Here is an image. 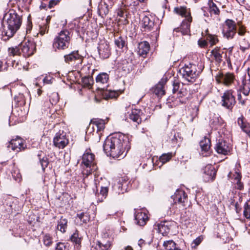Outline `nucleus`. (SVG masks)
<instances>
[{
  "label": "nucleus",
  "mask_w": 250,
  "mask_h": 250,
  "mask_svg": "<svg viewBox=\"0 0 250 250\" xmlns=\"http://www.w3.org/2000/svg\"><path fill=\"white\" fill-rule=\"evenodd\" d=\"M150 49V45L146 41L139 43L138 53L143 58H145Z\"/></svg>",
  "instance_id": "393cba45"
},
{
  "label": "nucleus",
  "mask_w": 250,
  "mask_h": 250,
  "mask_svg": "<svg viewBox=\"0 0 250 250\" xmlns=\"http://www.w3.org/2000/svg\"><path fill=\"white\" fill-rule=\"evenodd\" d=\"M204 177L208 181H212L216 175V170L214 167L211 165H208L202 169Z\"/></svg>",
  "instance_id": "412c9836"
},
{
  "label": "nucleus",
  "mask_w": 250,
  "mask_h": 250,
  "mask_svg": "<svg viewBox=\"0 0 250 250\" xmlns=\"http://www.w3.org/2000/svg\"><path fill=\"white\" fill-rule=\"evenodd\" d=\"M6 23L8 28L11 31H17L19 29L21 21L20 17L13 10H10L3 17V23Z\"/></svg>",
  "instance_id": "20e7f679"
},
{
  "label": "nucleus",
  "mask_w": 250,
  "mask_h": 250,
  "mask_svg": "<svg viewBox=\"0 0 250 250\" xmlns=\"http://www.w3.org/2000/svg\"><path fill=\"white\" fill-rule=\"evenodd\" d=\"M53 146L59 149L64 148L69 143L66 133L63 130L57 132L53 138Z\"/></svg>",
  "instance_id": "423d86ee"
},
{
  "label": "nucleus",
  "mask_w": 250,
  "mask_h": 250,
  "mask_svg": "<svg viewBox=\"0 0 250 250\" xmlns=\"http://www.w3.org/2000/svg\"><path fill=\"white\" fill-rule=\"evenodd\" d=\"M128 183L129 182L126 177L121 178L114 184L113 189L118 194H123L127 191Z\"/></svg>",
  "instance_id": "6e6552de"
},
{
  "label": "nucleus",
  "mask_w": 250,
  "mask_h": 250,
  "mask_svg": "<svg viewBox=\"0 0 250 250\" xmlns=\"http://www.w3.org/2000/svg\"><path fill=\"white\" fill-rule=\"evenodd\" d=\"M142 26L146 30H154V22L149 17L144 16L141 22Z\"/></svg>",
  "instance_id": "a878e982"
},
{
  "label": "nucleus",
  "mask_w": 250,
  "mask_h": 250,
  "mask_svg": "<svg viewBox=\"0 0 250 250\" xmlns=\"http://www.w3.org/2000/svg\"><path fill=\"white\" fill-rule=\"evenodd\" d=\"M26 145L24 143V141L20 137H17L14 139H12L9 143L7 146L9 149H12L16 152H20L25 149Z\"/></svg>",
  "instance_id": "f8f14e48"
},
{
  "label": "nucleus",
  "mask_w": 250,
  "mask_h": 250,
  "mask_svg": "<svg viewBox=\"0 0 250 250\" xmlns=\"http://www.w3.org/2000/svg\"><path fill=\"white\" fill-rule=\"evenodd\" d=\"M53 79L49 76H45L43 79V82L46 84H51L52 83Z\"/></svg>",
  "instance_id": "69168bd1"
},
{
  "label": "nucleus",
  "mask_w": 250,
  "mask_h": 250,
  "mask_svg": "<svg viewBox=\"0 0 250 250\" xmlns=\"http://www.w3.org/2000/svg\"><path fill=\"white\" fill-rule=\"evenodd\" d=\"M12 200L13 198L12 197H7L5 199V202L4 203V204L7 206L6 209L9 212L12 211L13 210L14 202Z\"/></svg>",
  "instance_id": "c03bdc74"
},
{
  "label": "nucleus",
  "mask_w": 250,
  "mask_h": 250,
  "mask_svg": "<svg viewBox=\"0 0 250 250\" xmlns=\"http://www.w3.org/2000/svg\"><path fill=\"white\" fill-rule=\"evenodd\" d=\"M108 189L107 187L101 186L100 193H97V201L99 202H103L107 197Z\"/></svg>",
  "instance_id": "c756f323"
},
{
  "label": "nucleus",
  "mask_w": 250,
  "mask_h": 250,
  "mask_svg": "<svg viewBox=\"0 0 250 250\" xmlns=\"http://www.w3.org/2000/svg\"><path fill=\"white\" fill-rule=\"evenodd\" d=\"M52 96L53 98V99L52 100V101L50 99V102L52 103V104H56L59 101V96L58 94L57 93H54L52 94Z\"/></svg>",
  "instance_id": "0e129e2a"
},
{
  "label": "nucleus",
  "mask_w": 250,
  "mask_h": 250,
  "mask_svg": "<svg viewBox=\"0 0 250 250\" xmlns=\"http://www.w3.org/2000/svg\"><path fill=\"white\" fill-rule=\"evenodd\" d=\"M82 165L85 167L83 173L88 175L91 174L93 171L96 170L95 155L90 150H86L82 156Z\"/></svg>",
  "instance_id": "7ed1b4c3"
},
{
  "label": "nucleus",
  "mask_w": 250,
  "mask_h": 250,
  "mask_svg": "<svg viewBox=\"0 0 250 250\" xmlns=\"http://www.w3.org/2000/svg\"><path fill=\"white\" fill-rule=\"evenodd\" d=\"M111 245L110 241H105L103 239L94 243L91 246L90 250H108L110 248Z\"/></svg>",
  "instance_id": "4be33fe9"
},
{
  "label": "nucleus",
  "mask_w": 250,
  "mask_h": 250,
  "mask_svg": "<svg viewBox=\"0 0 250 250\" xmlns=\"http://www.w3.org/2000/svg\"><path fill=\"white\" fill-rule=\"evenodd\" d=\"M35 49V44L31 41H28L27 42H22L20 44L21 54H22L23 56L25 58L32 55L34 53Z\"/></svg>",
  "instance_id": "1a4fd4ad"
},
{
  "label": "nucleus",
  "mask_w": 250,
  "mask_h": 250,
  "mask_svg": "<svg viewBox=\"0 0 250 250\" xmlns=\"http://www.w3.org/2000/svg\"><path fill=\"white\" fill-rule=\"evenodd\" d=\"M201 153L203 156H207L210 147V142L208 138L205 137L200 142Z\"/></svg>",
  "instance_id": "b1692460"
},
{
  "label": "nucleus",
  "mask_w": 250,
  "mask_h": 250,
  "mask_svg": "<svg viewBox=\"0 0 250 250\" xmlns=\"http://www.w3.org/2000/svg\"><path fill=\"white\" fill-rule=\"evenodd\" d=\"M98 32H86L85 33V35L87 36H91L92 34H93V35L91 37V40H93L94 39H95V38H96L98 36ZM90 39L89 38H87L86 37V40L87 41H89Z\"/></svg>",
  "instance_id": "13d9d810"
},
{
  "label": "nucleus",
  "mask_w": 250,
  "mask_h": 250,
  "mask_svg": "<svg viewBox=\"0 0 250 250\" xmlns=\"http://www.w3.org/2000/svg\"><path fill=\"white\" fill-rule=\"evenodd\" d=\"M235 32H223L224 36L228 39H232Z\"/></svg>",
  "instance_id": "e2e57ef3"
},
{
  "label": "nucleus",
  "mask_w": 250,
  "mask_h": 250,
  "mask_svg": "<svg viewBox=\"0 0 250 250\" xmlns=\"http://www.w3.org/2000/svg\"><path fill=\"white\" fill-rule=\"evenodd\" d=\"M202 239L200 237L196 238L192 243L191 246L192 248H195L198 246L202 242Z\"/></svg>",
  "instance_id": "4d7b16f0"
},
{
  "label": "nucleus",
  "mask_w": 250,
  "mask_h": 250,
  "mask_svg": "<svg viewBox=\"0 0 250 250\" xmlns=\"http://www.w3.org/2000/svg\"><path fill=\"white\" fill-rule=\"evenodd\" d=\"M244 216L249 220H250V201H247L244 204Z\"/></svg>",
  "instance_id": "4c0bfd02"
},
{
  "label": "nucleus",
  "mask_w": 250,
  "mask_h": 250,
  "mask_svg": "<svg viewBox=\"0 0 250 250\" xmlns=\"http://www.w3.org/2000/svg\"><path fill=\"white\" fill-rule=\"evenodd\" d=\"M99 12L100 15H102V17L104 15H106V14L108 13V10L107 9V6H105V9H103L102 7L99 9Z\"/></svg>",
  "instance_id": "bf43d9fd"
},
{
  "label": "nucleus",
  "mask_w": 250,
  "mask_h": 250,
  "mask_svg": "<svg viewBox=\"0 0 250 250\" xmlns=\"http://www.w3.org/2000/svg\"><path fill=\"white\" fill-rule=\"evenodd\" d=\"M163 246L167 250H182L186 247L185 241H180L179 244H177L172 240H168L164 242Z\"/></svg>",
  "instance_id": "f3484780"
},
{
  "label": "nucleus",
  "mask_w": 250,
  "mask_h": 250,
  "mask_svg": "<svg viewBox=\"0 0 250 250\" xmlns=\"http://www.w3.org/2000/svg\"><path fill=\"white\" fill-rule=\"evenodd\" d=\"M225 25L228 28L227 31H233L236 30V24L235 21L232 20L227 19L225 21Z\"/></svg>",
  "instance_id": "a19ab883"
},
{
  "label": "nucleus",
  "mask_w": 250,
  "mask_h": 250,
  "mask_svg": "<svg viewBox=\"0 0 250 250\" xmlns=\"http://www.w3.org/2000/svg\"><path fill=\"white\" fill-rule=\"evenodd\" d=\"M216 80L219 83L226 86L231 85L235 80V76L232 73H220L216 76Z\"/></svg>",
  "instance_id": "0eeeda50"
},
{
  "label": "nucleus",
  "mask_w": 250,
  "mask_h": 250,
  "mask_svg": "<svg viewBox=\"0 0 250 250\" xmlns=\"http://www.w3.org/2000/svg\"><path fill=\"white\" fill-rule=\"evenodd\" d=\"M77 216L83 223H86L90 220L89 214L87 212H82L80 214H77Z\"/></svg>",
  "instance_id": "79ce46f5"
},
{
  "label": "nucleus",
  "mask_w": 250,
  "mask_h": 250,
  "mask_svg": "<svg viewBox=\"0 0 250 250\" xmlns=\"http://www.w3.org/2000/svg\"><path fill=\"white\" fill-rule=\"evenodd\" d=\"M42 241L45 246L49 247L53 243L52 237L50 234H46L43 237Z\"/></svg>",
  "instance_id": "a18cd8bd"
},
{
  "label": "nucleus",
  "mask_w": 250,
  "mask_h": 250,
  "mask_svg": "<svg viewBox=\"0 0 250 250\" xmlns=\"http://www.w3.org/2000/svg\"><path fill=\"white\" fill-rule=\"evenodd\" d=\"M67 223L68 221L66 218L61 217L57 222V230L60 231L62 233L65 232L67 228Z\"/></svg>",
  "instance_id": "c85d7f7f"
},
{
  "label": "nucleus",
  "mask_w": 250,
  "mask_h": 250,
  "mask_svg": "<svg viewBox=\"0 0 250 250\" xmlns=\"http://www.w3.org/2000/svg\"><path fill=\"white\" fill-rule=\"evenodd\" d=\"M115 44L119 48H122L125 44V40L123 39L121 37H119L118 39L115 41Z\"/></svg>",
  "instance_id": "3c124183"
},
{
  "label": "nucleus",
  "mask_w": 250,
  "mask_h": 250,
  "mask_svg": "<svg viewBox=\"0 0 250 250\" xmlns=\"http://www.w3.org/2000/svg\"><path fill=\"white\" fill-rule=\"evenodd\" d=\"M70 239L76 246L79 247L81 243V238L79 237L78 230H76L75 232L73 233Z\"/></svg>",
  "instance_id": "e433bc0d"
},
{
  "label": "nucleus",
  "mask_w": 250,
  "mask_h": 250,
  "mask_svg": "<svg viewBox=\"0 0 250 250\" xmlns=\"http://www.w3.org/2000/svg\"><path fill=\"white\" fill-rule=\"evenodd\" d=\"M223 53V52L218 47H215L211 51L212 55L214 57L215 61L218 62H221L222 61Z\"/></svg>",
  "instance_id": "2f4dec72"
},
{
  "label": "nucleus",
  "mask_w": 250,
  "mask_h": 250,
  "mask_svg": "<svg viewBox=\"0 0 250 250\" xmlns=\"http://www.w3.org/2000/svg\"><path fill=\"white\" fill-rule=\"evenodd\" d=\"M64 57L65 62L67 63L74 62L76 65L81 64L83 60V57L79 54L78 51H73L65 55Z\"/></svg>",
  "instance_id": "2eb2a0df"
},
{
  "label": "nucleus",
  "mask_w": 250,
  "mask_h": 250,
  "mask_svg": "<svg viewBox=\"0 0 250 250\" xmlns=\"http://www.w3.org/2000/svg\"><path fill=\"white\" fill-rule=\"evenodd\" d=\"M8 65L7 62L3 63V62L0 60V71L7 70Z\"/></svg>",
  "instance_id": "680f3d73"
},
{
  "label": "nucleus",
  "mask_w": 250,
  "mask_h": 250,
  "mask_svg": "<svg viewBox=\"0 0 250 250\" xmlns=\"http://www.w3.org/2000/svg\"><path fill=\"white\" fill-rule=\"evenodd\" d=\"M55 250H69L68 246L63 243L57 244Z\"/></svg>",
  "instance_id": "5fc2aeb1"
},
{
  "label": "nucleus",
  "mask_w": 250,
  "mask_h": 250,
  "mask_svg": "<svg viewBox=\"0 0 250 250\" xmlns=\"http://www.w3.org/2000/svg\"><path fill=\"white\" fill-rule=\"evenodd\" d=\"M120 93L119 90H106L104 93V96L106 99H116Z\"/></svg>",
  "instance_id": "72a5a7b5"
},
{
  "label": "nucleus",
  "mask_w": 250,
  "mask_h": 250,
  "mask_svg": "<svg viewBox=\"0 0 250 250\" xmlns=\"http://www.w3.org/2000/svg\"><path fill=\"white\" fill-rule=\"evenodd\" d=\"M171 198L175 204H178L183 207H185V203L188 202L187 195L183 190H177Z\"/></svg>",
  "instance_id": "4468645a"
},
{
  "label": "nucleus",
  "mask_w": 250,
  "mask_h": 250,
  "mask_svg": "<svg viewBox=\"0 0 250 250\" xmlns=\"http://www.w3.org/2000/svg\"><path fill=\"white\" fill-rule=\"evenodd\" d=\"M12 66L14 69L20 70L21 68V64L19 61L14 60L12 61Z\"/></svg>",
  "instance_id": "6e6d98bb"
},
{
  "label": "nucleus",
  "mask_w": 250,
  "mask_h": 250,
  "mask_svg": "<svg viewBox=\"0 0 250 250\" xmlns=\"http://www.w3.org/2000/svg\"><path fill=\"white\" fill-rule=\"evenodd\" d=\"M59 0H50L48 5V7L50 9L53 7L55 5H56L59 2Z\"/></svg>",
  "instance_id": "052dcab7"
},
{
  "label": "nucleus",
  "mask_w": 250,
  "mask_h": 250,
  "mask_svg": "<svg viewBox=\"0 0 250 250\" xmlns=\"http://www.w3.org/2000/svg\"><path fill=\"white\" fill-rule=\"evenodd\" d=\"M180 87V83L178 82H174L173 83V89L172 92L173 93H176L178 92V95H179V97H182L183 96L185 95L186 91H182V90L179 91V88Z\"/></svg>",
  "instance_id": "ea45409f"
},
{
  "label": "nucleus",
  "mask_w": 250,
  "mask_h": 250,
  "mask_svg": "<svg viewBox=\"0 0 250 250\" xmlns=\"http://www.w3.org/2000/svg\"><path fill=\"white\" fill-rule=\"evenodd\" d=\"M154 92L158 96H162L165 95V92L164 90L163 85L161 84H157L154 89Z\"/></svg>",
  "instance_id": "49530a36"
},
{
  "label": "nucleus",
  "mask_w": 250,
  "mask_h": 250,
  "mask_svg": "<svg viewBox=\"0 0 250 250\" xmlns=\"http://www.w3.org/2000/svg\"><path fill=\"white\" fill-rule=\"evenodd\" d=\"M117 17H119V20H120V18H122V21L124 24H126L128 22L127 20V16L128 12L126 10V7L125 5L122 4L120 7L117 8L115 12Z\"/></svg>",
  "instance_id": "5701e85b"
},
{
  "label": "nucleus",
  "mask_w": 250,
  "mask_h": 250,
  "mask_svg": "<svg viewBox=\"0 0 250 250\" xmlns=\"http://www.w3.org/2000/svg\"><path fill=\"white\" fill-rule=\"evenodd\" d=\"M222 102L223 106L228 109L232 108L235 103V100L231 90L226 91L224 93L222 97Z\"/></svg>",
  "instance_id": "9d476101"
},
{
  "label": "nucleus",
  "mask_w": 250,
  "mask_h": 250,
  "mask_svg": "<svg viewBox=\"0 0 250 250\" xmlns=\"http://www.w3.org/2000/svg\"><path fill=\"white\" fill-rule=\"evenodd\" d=\"M134 218L136 224L140 226L145 225L148 219L146 211L143 209H135Z\"/></svg>",
  "instance_id": "9b49d317"
},
{
  "label": "nucleus",
  "mask_w": 250,
  "mask_h": 250,
  "mask_svg": "<svg viewBox=\"0 0 250 250\" xmlns=\"http://www.w3.org/2000/svg\"><path fill=\"white\" fill-rule=\"evenodd\" d=\"M238 124L244 132L247 134L250 133L249 136L250 137V127L248 124L244 123L243 117L238 119Z\"/></svg>",
  "instance_id": "f704fd0d"
},
{
  "label": "nucleus",
  "mask_w": 250,
  "mask_h": 250,
  "mask_svg": "<svg viewBox=\"0 0 250 250\" xmlns=\"http://www.w3.org/2000/svg\"><path fill=\"white\" fill-rule=\"evenodd\" d=\"M250 47V44L248 42H246V41H244L241 43L240 49L242 52H245L246 50L249 49Z\"/></svg>",
  "instance_id": "864d4df0"
},
{
  "label": "nucleus",
  "mask_w": 250,
  "mask_h": 250,
  "mask_svg": "<svg viewBox=\"0 0 250 250\" xmlns=\"http://www.w3.org/2000/svg\"><path fill=\"white\" fill-rule=\"evenodd\" d=\"M109 81V76L106 73H102L97 76L96 78V82L99 85H107Z\"/></svg>",
  "instance_id": "cd10ccee"
},
{
  "label": "nucleus",
  "mask_w": 250,
  "mask_h": 250,
  "mask_svg": "<svg viewBox=\"0 0 250 250\" xmlns=\"http://www.w3.org/2000/svg\"><path fill=\"white\" fill-rule=\"evenodd\" d=\"M104 150L107 156L114 159L123 158L130 148V143L127 136L119 134L109 136L104 141L103 145Z\"/></svg>",
  "instance_id": "f257e3e1"
},
{
  "label": "nucleus",
  "mask_w": 250,
  "mask_h": 250,
  "mask_svg": "<svg viewBox=\"0 0 250 250\" xmlns=\"http://www.w3.org/2000/svg\"><path fill=\"white\" fill-rule=\"evenodd\" d=\"M171 153L163 154L162 156H160L159 160L162 163V164H164L169 161L171 158Z\"/></svg>",
  "instance_id": "de8ad7c7"
},
{
  "label": "nucleus",
  "mask_w": 250,
  "mask_h": 250,
  "mask_svg": "<svg viewBox=\"0 0 250 250\" xmlns=\"http://www.w3.org/2000/svg\"><path fill=\"white\" fill-rule=\"evenodd\" d=\"M230 147L225 141L219 140L216 144L215 149L218 153L227 155L230 151Z\"/></svg>",
  "instance_id": "aec40b11"
},
{
  "label": "nucleus",
  "mask_w": 250,
  "mask_h": 250,
  "mask_svg": "<svg viewBox=\"0 0 250 250\" xmlns=\"http://www.w3.org/2000/svg\"><path fill=\"white\" fill-rule=\"evenodd\" d=\"M234 180L236 181L237 180H241V176L240 174L237 172H236L234 175Z\"/></svg>",
  "instance_id": "774afa93"
},
{
  "label": "nucleus",
  "mask_w": 250,
  "mask_h": 250,
  "mask_svg": "<svg viewBox=\"0 0 250 250\" xmlns=\"http://www.w3.org/2000/svg\"><path fill=\"white\" fill-rule=\"evenodd\" d=\"M15 32H2L1 38L2 40L6 41L14 36Z\"/></svg>",
  "instance_id": "09e8293b"
},
{
  "label": "nucleus",
  "mask_w": 250,
  "mask_h": 250,
  "mask_svg": "<svg viewBox=\"0 0 250 250\" xmlns=\"http://www.w3.org/2000/svg\"><path fill=\"white\" fill-rule=\"evenodd\" d=\"M173 11L175 14L185 18V19L192 18L191 15L190 9L187 6H179L175 7Z\"/></svg>",
  "instance_id": "a211bd4d"
},
{
  "label": "nucleus",
  "mask_w": 250,
  "mask_h": 250,
  "mask_svg": "<svg viewBox=\"0 0 250 250\" xmlns=\"http://www.w3.org/2000/svg\"><path fill=\"white\" fill-rule=\"evenodd\" d=\"M8 52L9 56H12L20 55L21 54L19 46L9 47L8 49Z\"/></svg>",
  "instance_id": "37998d69"
},
{
  "label": "nucleus",
  "mask_w": 250,
  "mask_h": 250,
  "mask_svg": "<svg viewBox=\"0 0 250 250\" xmlns=\"http://www.w3.org/2000/svg\"><path fill=\"white\" fill-rule=\"evenodd\" d=\"M98 50L100 57L103 59L108 58L110 55V48L108 42L105 41H101L99 43Z\"/></svg>",
  "instance_id": "ddd939ff"
},
{
  "label": "nucleus",
  "mask_w": 250,
  "mask_h": 250,
  "mask_svg": "<svg viewBox=\"0 0 250 250\" xmlns=\"http://www.w3.org/2000/svg\"><path fill=\"white\" fill-rule=\"evenodd\" d=\"M141 113V110L139 109H132L131 112L129 114V119L139 125L142 121L140 117Z\"/></svg>",
  "instance_id": "bb28decb"
},
{
  "label": "nucleus",
  "mask_w": 250,
  "mask_h": 250,
  "mask_svg": "<svg viewBox=\"0 0 250 250\" xmlns=\"http://www.w3.org/2000/svg\"><path fill=\"white\" fill-rule=\"evenodd\" d=\"M107 121V119L104 120L98 118L93 119L89 124V127H91L94 131L96 130V132L99 133L104 129L105 124Z\"/></svg>",
  "instance_id": "dca6fc26"
},
{
  "label": "nucleus",
  "mask_w": 250,
  "mask_h": 250,
  "mask_svg": "<svg viewBox=\"0 0 250 250\" xmlns=\"http://www.w3.org/2000/svg\"><path fill=\"white\" fill-rule=\"evenodd\" d=\"M207 33L208 32L205 33L206 35V40L201 39L199 40L198 42L199 45L201 47H205L207 45L208 42H209L210 45L212 46L215 44L218 41V39L215 36L207 34Z\"/></svg>",
  "instance_id": "6ab92c4d"
},
{
  "label": "nucleus",
  "mask_w": 250,
  "mask_h": 250,
  "mask_svg": "<svg viewBox=\"0 0 250 250\" xmlns=\"http://www.w3.org/2000/svg\"><path fill=\"white\" fill-rule=\"evenodd\" d=\"M192 18L184 19L180 25V31H188L190 30V24L192 22Z\"/></svg>",
  "instance_id": "7c9ffc66"
},
{
  "label": "nucleus",
  "mask_w": 250,
  "mask_h": 250,
  "mask_svg": "<svg viewBox=\"0 0 250 250\" xmlns=\"http://www.w3.org/2000/svg\"><path fill=\"white\" fill-rule=\"evenodd\" d=\"M208 5L209 7V12L210 14H213L216 15H218L220 14L219 8L212 0H209Z\"/></svg>",
  "instance_id": "c9c22d12"
},
{
  "label": "nucleus",
  "mask_w": 250,
  "mask_h": 250,
  "mask_svg": "<svg viewBox=\"0 0 250 250\" xmlns=\"http://www.w3.org/2000/svg\"><path fill=\"white\" fill-rule=\"evenodd\" d=\"M237 186V188L239 189H242L243 188V185L241 182V180H237L235 181Z\"/></svg>",
  "instance_id": "338daca9"
},
{
  "label": "nucleus",
  "mask_w": 250,
  "mask_h": 250,
  "mask_svg": "<svg viewBox=\"0 0 250 250\" xmlns=\"http://www.w3.org/2000/svg\"><path fill=\"white\" fill-rule=\"evenodd\" d=\"M40 163L43 170L47 167L49 164L48 159L46 157H43L42 159L40 158Z\"/></svg>",
  "instance_id": "8fccbe9b"
},
{
  "label": "nucleus",
  "mask_w": 250,
  "mask_h": 250,
  "mask_svg": "<svg viewBox=\"0 0 250 250\" xmlns=\"http://www.w3.org/2000/svg\"><path fill=\"white\" fill-rule=\"evenodd\" d=\"M70 32H60L58 36L56 37L54 41L53 47L55 49L64 50L68 48L69 44L70 38L69 36Z\"/></svg>",
  "instance_id": "39448f33"
},
{
  "label": "nucleus",
  "mask_w": 250,
  "mask_h": 250,
  "mask_svg": "<svg viewBox=\"0 0 250 250\" xmlns=\"http://www.w3.org/2000/svg\"><path fill=\"white\" fill-rule=\"evenodd\" d=\"M204 68L202 62L200 61L196 64L189 63L186 64L180 70L182 77L188 82L193 83L199 76Z\"/></svg>",
  "instance_id": "f03ea898"
},
{
  "label": "nucleus",
  "mask_w": 250,
  "mask_h": 250,
  "mask_svg": "<svg viewBox=\"0 0 250 250\" xmlns=\"http://www.w3.org/2000/svg\"><path fill=\"white\" fill-rule=\"evenodd\" d=\"M169 228L166 223H161L158 226V230L163 236L166 235L169 231Z\"/></svg>",
  "instance_id": "58836bf2"
},
{
  "label": "nucleus",
  "mask_w": 250,
  "mask_h": 250,
  "mask_svg": "<svg viewBox=\"0 0 250 250\" xmlns=\"http://www.w3.org/2000/svg\"><path fill=\"white\" fill-rule=\"evenodd\" d=\"M241 87L243 94L246 96L248 95L250 91V79H243Z\"/></svg>",
  "instance_id": "473e14b6"
},
{
  "label": "nucleus",
  "mask_w": 250,
  "mask_h": 250,
  "mask_svg": "<svg viewBox=\"0 0 250 250\" xmlns=\"http://www.w3.org/2000/svg\"><path fill=\"white\" fill-rule=\"evenodd\" d=\"M181 141V138L179 137L178 133H174L173 137L171 138V143L173 146H175L179 142Z\"/></svg>",
  "instance_id": "603ef678"
}]
</instances>
